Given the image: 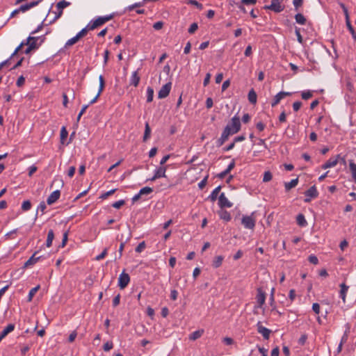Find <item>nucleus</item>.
<instances>
[{"label":"nucleus","mask_w":356,"mask_h":356,"mask_svg":"<svg viewBox=\"0 0 356 356\" xmlns=\"http://www.w3.org/2000/svg\"><path fill=\"white\" fill-rule=\"evenodd\" d=\"M241 223L246 229H253L255 226V220L251 216H245L242 218Z\"/></svg>","instance_id":"obj_6"},{"label":"nucleus","mask_w":356,"mask_h":356,"mask_svg":"<svg viewBox=\"0 0 356 356\" xmlns=\"http://www.w3.org/2000/svg\"><path fill=\"white\" fill-rule=\"evenodd\" d=\"M30 8L29 7V5L28 3H26V4H24V5H22L19 8H18V11L19 12H22V13H24L27 10H29Z\"/></svg>","instance_id":"obj_61"},{"label":"nucleus","mask_w":356,"mask_h":356,"mask_svg":"<svg viewBox=\"0 0 356 356\" xmlns=\"http://www.w3.org/2000/svg\"><path fill=\"white\" fill-rule=\"evenodd\" d=\"M38 252H35L24 263V268H28L39 261L42 258V256H38Z\"/></svg>","instance_id":"obj_9"},{"label":"nucleus","mask_w":356,"mask_h":356,"mask_svg":"<svg viewBox=\"0 0 356 356\" xmlns=\"http://www.w3.org/2000/svg\"><path fill=\"white\" fill-rule=\"evenodd\" d=\"M120 295H117L113 300V307H116L120 304Z\"/></svg>","instance_id":"obj_62"},{"label":"nucleus","mask_w":356,"mask_h":356,"mask_svg":"<svg viewBox=\"0 0 356 356\" xmlns=\"http://www.w3.org/2000/svg\"><path fill=\"white\" fill-rule=\"evenodd\" d=\"M231 135H233V134L230 132L229 127H225L222 134H221L220 138H222L224 140L227 141L228 140L229 136H231Z\"/></svg>","instance_id":"obj_31"},{"label":"nucleus","mask_w":356,"mask_h":356,"mask_svg":"<svg viewBox=\"0 0 356 356\" xmlns=\"http://www.w3.org/2000/svg\"><path fill=\"white\" fill-rule=\"evenodd\" d=\"M220 188L221 187L219 186L212 191L211 194L209 196V198L211 199V201L214 202L216 200Z\"/></svg>","instance_id":"obj_33"},{"label":"nucleus","mask_w":356,"mask_h":356,"mask_svg":"<svg viewBox=\"0 0 356 356\" xmlns=\"http://www.w3.org/2000/svg\"><path fill=\"white\" fill-rule=\"evenodd\" d=\"M46 208H47V207H46V204L44 203V202H41L38 207L35 218H37L38 211H40L42 213V215L44 213Z\"/></svg>","instance_id":"obj_42"},{"label":"nucleus","mask_w":356,"mask_h":356,"mask_svg":"<svg viewBox=\"0 0 356 356\" xmlns=\"http://www.w3.org/2000/svg\"><path fill=\"white\" fill-rule=\"evenodd\" d=\"M113 343L108 341L104 344L103 349L104 351H109L110 350H111L113 348Z\"/></svg>","instance_id":"obj_53"},{"label":"nucleus","mask_w":356,"mask_h":356,"mask_svg":"<svg viewBox=\"0 0 356 356\" xmlns=\"http://www.w3.org/2000/svg\"><path fill=\"white\" fill-rule=\"evenodd\" d=\"M171 82H168L163 86L158 92V98L164 99L168 97L171 90Z\"/></svg>","instance_id":"obj_7"},{"label":"nucleus","mask_w":356,"mask_h":356,"mask_svg":"<svg viewBox=\"0 0 356 356\" xmlns=\"http://www.w3.org/2000/svg\"><path fill=\"white\" fill-rule=\"evenodd\" d=\"M166 168L161 166L158 168L155 171V178L165 177Z\"/></svg>","instance_id":"obj_20"},{"label":"nucleus","mask_w":356,"mask_h":356,"mask_svg":"<svg viewBox=\"0 0 356 356\" xmlns=\"http://www.w3.org/2000/svg\"><path fill=\"white\" fill-rule=\"evenodd\" d=\"M226 127H229L230 132L232 134L238 133L241 129V122L239 117L238 115L234 116L231 119V122L227 124Z\"/></svg>","instance_id":"obj_3"},{"label":"nucleus","mask_w":356,"mask_h":356,"mask_svg":"<svg viewBox=\"0 0 356 356\" xmlns=\"http://www.w3.org/2000/svg\"><path fill=\"white\" fill-rule=\"evenodd\" d=\"M339 5L340 6V7L342 8V10L343 11V13H344V15H345V18H346V21H348V19H350V17H349L348 10L346 6H345L344 3H343L341 2H339Z\"/></svg>","instance_id":"obj_38"},{"label":"nucleus","mask_w":356,"mask_h":356,"mask_svg":"<svg viewBox=\"0 0 356 356\" xmlns=\"http://www.w3.org/2000/svg\"><path fill=\"white\" fill-rule=\"evenodd\" d=\"M296 221L298 225L300 227H305L307 225L305 216L302 213H300L297 216Z\"/></svg>","instance_id":"obj_22"},{"label":"nucleus","mask_w":356,"mask_h":356,"mask_svg":"<svg viewBox=\"0 0 356 356\" xmlns=\"http://www.w3.org/2000/svg\"><path fill=\"white\" fill-rule=\"evenodd\" d=\"M298 184V178H296L292 179L289 182H286L284 184L285 189L286 191H290L291 188L296 187Z\"/></svg>","instance_id":"obj_19"},{"label":"nucleus","mask_w":356,"mask_h":356,"mask_svg":"<svg viewBox=\"0 0 356 356\" xmlns=\"http://www.w3.org/2000/svg\"><path fill=\"white\" fill-rule=\"evenodd\" d=\"M349 168L352 174V177L356 183V164L352 160L349 162Z\"/></svg>","instance_id":"obj_28"},{"label":"nucleus","mask_w":356,"mask_h":356,"mask_svg":"<svg viewBox=\"0 0 356 356\" xmlns=\"http://www.w3.org/2000/svg\"><path fill=\"white\" fill-rule=\"evenodd\" d=\"M280 349L278 347L274 348L271 351V356H279Z\"/></svg>","instance_id":"obj_64"},{"label":"nucleus","mask_w":356,"mask_h":356,"mask_svg":"<svg viewBox=\"0 0 356 356\" xmlns=\"http://www.w3.org/2000/svg\"><path fill=\"white\" fill-rule=\"evenodd\" d=\"M142 6H143V2L136 3L133 4V5L129 6L127 8V10L131 11V10H133L135 8H138V7H140Z\"/></svg>","instance_id":"obj_54"},{"label":"nucleus","mask_w":356,"mask_h":356,"mask_svg":"<svg viewBox=\"0 0 356 356\" xmlns=\"http://www.w3.org/2000/svg\"><path fill=\"white\" fill-rule=\"evenodd\" d=\"M145 248V243L143 241L140 243L136 248V252H141Z\"/></svg>","instance_id":"obj_50"},{"label":"nucleus","mask_w":356,"mask_h":356,"mask_svg":"<svg viewBox=\"0 0 356 356\" xmlns=\"http://www.w3.org/2000/svg\"><path fill=\"white\" fill-rule=\"evenodd\" d=\"M139 192H140V195H149L153 192V188L151 187L146 186V187L141 188Z\"/></svg>","instance_id":"obj_39"},{"label":"nucleus","mask_w":356,"mask_h":356,"mask_svg":"<svg viewBox=\"0 0 356 356\" xmlns=\"http://www.w3.org/2000/svg\"><path fill=\"white\" fill-rule=\"evenodd\" d=\"M203 333H204L203 330H199L195 331L189 336V339L192 340V341H195V340L199 339L200 337H201V336L202 335Z\"/></svg>","instance_id":"obj_27"},{"label":"nucleus","mask_w":356,"mask_h":356,"mask_svg":"<svg viewBox=\"0 0 356 356\" xmlns=\"http://www.w3.org/2000/svg\"><path fill=\"white\" fill-rule=\"evenodd\" d=\"M284 0H272L270 5H266L264 7L265 10H270L275 13H280L284 9V6L282 5Z\"/></svg>","instance_id":"obj_2"},{"label":"nucleus","mask_w":356,"mask_h":356,"mask_svg":"<svg viewBox=\"0 0 356 356\" xmlns=\"http://www.w3.org/2000/svg\"><path fill=\"white\" fill-rule=\"evenodd\" d=\"M163 23L162 22H157L153 24V28L155 30H160L163 28Z\"/></svg>","instance_id":"obj_57"},{"label":"nucleus","mask_w":356,"mask_h":356,"mask_svg":"<svg viewBox=\"0 0 356 356\" xmlns=\"http://www.w3.org/2000/svg\"><path fill=\"white\" fill-rule=\"evenodd\" d=\"M257 332L261 334L265 339H268L271 330L264 327L261 322L259 321L257 324Z\"/></svg>","instance_id":"obj_10"},{"label":"nucleus","mask_w":356,"mask_h":356,"mask_svg":"<svg viewBox=\"0 0 356 356\" xmlns=\"http://www.w3.org/2000/svg\"><path fill=\"white\" fill-rule=\"evenodd\" d=\"M154 90L151 87H148L147 89V102H151L153 100Z\"/></svg>","instance_id":"obj_35"},{"label":"nucleus","mask_w":356,"mask_h":356,"mask_svg":"<svg viewBox=\"0 0 356 356\" xmlns=\"http://www.w3.org/2000/svg\"><path fill=\"white\" fill-rule=\"evenodd\" d=\"M257 302L258 303V306L256 307L257 308L258 307H261L262 305L264 304L265 302V300H266V293L261 290V289L259 288L257 289Z\"/></svg>","instance_id":"obj_13"},{"label":"nucleus","mask_w":356,"mask_h":356,"mask_svg":"<svg viewBox=\"0 0 356 356\" xmlns=\"http://www.w3.org/2000/svg\"><path fill=\"white\" fill-rule=\"evenodd\" d=\"M88 26L83 29L80 32H79L76 35L78 36V38L80 39L82 37L85 36L88 31Z\"/></svg>","instance_id":"obj_51"},{"label":"nucleus","mask_w":356,"mask_h":356,"mask_svg":"<svg viewBox=\"0 0 356 356\" xmlns=\"http://www.w3.org/2000/svg\"><path fill=\"white\" fill-rule=\"evenodd\" d=\"M312 309L315 314H318L320 312V305L318 303H314L312 305Z\"/></svg>","instance_id":"obj_63"},{"label":"nucleus","mask_w":356,"mask_h":356,"mask_svg":"<svg viewBox=\"0 0 356 356\" xmlns=\"http://www.w3.org/2000/svg\"><path fill=\"white\" fill-rule=\"evenodd\" d=\"M295 32H296V35L297 36L298 41L300 43H302L303 40H302V35H300V29L296 28Z\"/></svg>","instance_id":"obj_56"},{"label":"nucleus","mask_w":356,"mask_h":356,"mask_svg":"<svg viewBox=\"0 0 356 356\" xmlns=\"http://www.w3.org/2000/svg\"><path fill=\"white\" fill-rule=\"evenodd\" d=\"M54 238V233L52 229H50L48 232L47 238L46 241L47 247L49 248L52 245V241Z\"/></svg>","instance_id":"obj_25"},{"label":"nucleus","mask_w":356,"mask_h":356,"mask_svg":"<svg viewBox=\"0 0 356 356\" xmlns=\"http://www.w3.org/2000/svg\"><path fill=\"white\" fill-rule=\"evenodd\" d=\"M25 82V79L23 76H20L17 81V83H16V85L18 86V87H21L24 85Z\"/></svg>","instance_id":"obj_55"},{"label":"nucleus","mask_w":356,"mask_h":356,"mask_svg":"<svg viewBox=\"0 0 356 356\" xmlns=\"http://www.w3.org/2000/svg\"><path fill=\"white\" fill-rule=\"evenodd\" d=\"M295 19H296V22L299 24H305L306 23V18L304 17V15L301 13H297L296 15H295Z\"/></svg>","instance_id":"obj_30"},{"label":"nucleus","mask_w":356,"mask_h":356,"mask_svg":"<svg viewBox=\"0 0 356 356\" xmlns=\"http://www.w3.org/2000/svg\"><path fill=\"white\" fill-rule=\"evenodd\" d=\"M272 174L269 171H266L264 172V177H263V181L264 182H268L272 179Z\"/></svg>","instance_id":"obj_43"},{"label":"nucleus","mask_w":356,"mask_h":356,"mask_svg":"<svg viewBox=\"0 0 356 356\" xmlns=\"http://www.w3.org/2000/svg\"><path fill=\"white\" fill-rule=\"evenodd\" d=\"M301 106H302L301 102H295L293 104V108L294 111H298L300 108Z\"/></svg>","instance_id":"obj_59"},{"label":"nucleus","mask_w":356,"mask_h":356,"mask_svg":"<svg viewBox=\"0 0 356 356\" xmlns=\"http://www.w3.org/2000/svg\"><path fill=\"white\" fill-rule=\"evenodd\" d=\"M39 289H40V286L38 285L35 287L31 289V291H29V296H28L29 301L32 300L33 296H35V293L38 291Z\"/></svg>","instance_id":"obj_37"},{"label":"nucleus","mask_w":356,"mask_h":356,"mask_svg":"<svg viewBox=\"0 0 356 356\" xmlns=\"http://www.w3.org/2000/svg\"><path fill=\"white\" fill-rule=\"evenodd\" d=\"M38 45L37 44V40H31L29 42L28 47L25 50V54H29L32 50L38 49Z\"/></svg>","instance_id":"obj_21"},{"label":"nucleus","mask_w":356,"mask_h":356,"mask_svg":"<svg viewBox=\"0 0 356 356\" xmlns=\"http://www.w3.org/2000/svg\"><path fill=\"white\" fill-rule=\"evenodd\" d=\"M79 38L76 35L74 37L67 40V42L65 43V47L74 44L79 41Z\"/></svg>","instance_id":"obj_41"},{"label":"nucleus","mask_w":356,"mask_h":356,"mask_svg":"<svg viewBox=\"0 0 356 356\" xmlns=\"http://www.w3.org/2000/svg\"><path fill=\"white\" fill-rule=\"evenodd\" d=\"M99 90L97 92V97L100 96L101 93L102 92V91L104 90V87H105V81H104V79L102 75L99 76Z\"/></svg>","instance_id":"obj_32"},{"label":"nucleus","mask_w":356,"mask_h":356,"mask_svg":"<svg viewBox=\"0 0 356 356\" xmlns=\"http://www.w3.org/2000/svg\"><path fill=\"white\" fill-rule=\"evenodd\" d=\"M291 94V92H283V91L280 92L275 96L274 99L271 103V106L272 107L275 106L277 104H278L280 103V102L283 98H284L285 97H287V96H290Z\"/></svg>","instance_id":"obj_12"},{"label":"nucleus","mask_w":356,"mask_h":356,"mask_svg":"<svg viewBox=\"0 0 356 356\" xmlns=\"http://www.w3.org/2000/svg\"><path fill=\"white\" fill-rule=\"evenodd\" d=\"M106 254H107V248H105L100 254H99L98 256L96 257L95 259H96V260H98V261L101 260V259H104Z\"/></svg>","instance_id":"obj_58"},{"label":"nucleus","mask_w":356,"mask_h":356,"mask_svg":"<svg viewBox=\"0 0 356 356\" xmlns=\"http://www.w3.org/2000/svg\"><path fill=\"white\" fill-rule=\"evenodd\" d=\"M31 208V203L29 200L24 201L22 205V209L24 211H27Z\"/></svg>","instance_id":"obj_40"},{"label":"nucleus","mask_w":356,"mask_h":356,"mask_svg":"<svg viewBox=\"0 0 356 356\" xmlns=\"http://www.w3.org/2000/svg\"><path fill=\"white\" fill-rule=\"evenodd\" d=\"M312 92L309 90H307V91H303L301 94V96H302V98L303 99H309V98H311L312 97Z\"/></svg>","instance_id":"obj_44"},{"label":"nucleus","mask_w":356,"mask_h":356,"mask_svg":"<svg viewBox=\"0 0 356 356\" xmlns=\"http://www.w3.org/2000/svg\"><path fill=\"white\" fill-rule=\"evenodd\" d=\"M60 195V191L56 190V191H54L48 197V198L47 200V203L49 205H51V204H54V202H56L59 199Z\"/></svg>","instance_id":"obj_14"},{"label":"nucleus","mask_w":356,"mask_h":356,"mask_svg":"<svg viewBox=\"0 0 356 356\" xmlns=\"http://www.w3.org/2000/svg\"><path fill=\"white\" fill-rule=\"evenodd\" d=\"M305 194L307 197L305 199V202H309L311 201V198H315L318 195V193L315 186H311L307 191H305Z\"/></svg>","instance_id":"obj_8"},{"label":"nucleus","mask_w":356,"mask_h":356,"mask_svg":"<svg viewBox=\"0 0 356 356\" xmlns=\"http://www.w3.org/2000/svg\"><path fill=\"white\" fill-rule=\"evenodd\" d=\"M223 259V257L221 255L216 257L213 261V267L215 268L220 267L222 265Z\"/></svg>","instance_id":"obj_24"},{"label":"nucleus","mask_w":356,"mask_h":356,"mask_svg":"<svg viewBox=\"0 0 356 356\" xmlns=\"http://www.w3.org/2000/svg\"><path fill=\"white\" fill-rule=\"evenodd\" d=\"M115 191L116 189H112L106 193H104L100 196V198L106 199L108 196L113 195L115 192Z\"/></svg>","instance_id":"obj_48"},{"label":"nucleus","mask_w":356,"mask_h":356,"mask_svg":"<svg viewBox=\"0 0 356 356\" xmlns=\"http://www.w3.org/2000/svg\"><path fill=\"white\" fill-rule=\"evenodd\" d=\"M151 129L149 124H145V133L143 136V141H146L150 136Z\"/></svg>","instance_id":"obj_34"},{"label":"nucleus","mask_w":356,"mask_h":356,"mask_svg":"<svg viewBox=\"0 0 356 356\" xmlns=\"http://www.w3.org/2000/svg\"><path fill=\"white\" fill-rule=\"evenodd\" d=\"M218 204L220 208H230L232 207V203L227 200L223 193H222L218 197Z\"/></svg>","instance_id":"obj_11"},{"label":"nucleus","mask_w":356,"mask_h":356,"mask_svg":"<svg viewBox=\"0 0 356 356\" xmlns=\"http://www.w3.org/2000/svg\"><path fill=\"white\" fill-rule=\"evenodd\" d=\"M309 261L314 265L318 264V259L315 255H310L308 258Z\"/></svg>","instance_id":"obj_52"},{"label":"nucleus","mask_w":356,"mask_h":356,"mask_svg":"<svg viewBox=\"0 0 356 356\" xmlns=\"http://www.w3.org/2000/svg\"><path fill=\"white\" fill-rule=\"evenodd\" d=\"M70 5V2L66 1H61L58 2L56 5L58 10H63V8L69 6Z\"/></svg>","instance_id":"obj_36"},{"label":"nucleus","mask_w":356,"mask_h":356,"mask_svg":"<svg viewBox=\"0 0 356 356\" xmlns=\"http://www.w3.org/2000/svg\"><path fill=\"white\" fill-rule=\"evenodd\" d=\"M198 29V25L197 23H193L188 29V33L190 34L194 33Z\"/></svg>","instance_id":"obj_45"},{"label":"nucleus","mask_w":356,"mask_h":356,"mask_svg":"<svg viewBox=\"0 0 356 356\" xmlns=\"http://www.w3.org/2000/svg\"><path fill=\"white\" fill-rule=\"evenodd\" d=\"M113 17V15H109L104 17H99L95 20L92 21L88 24L89 30H94L97 27L103 25L106 22H108Z\"/></svg>","instance_id":"obj_1"},{"label":"nucleus","mask_w":356,"mask_h":356,"mask_svg":"<svg viewBox=\"0 0 356 356\" xmlns=\"http://www.w3.org/2000/svg\"><path fill=\"white\" fill-rule=\"evenodd\" d=\"M341 290H340V297L342 299L343 302H346V293L348 289V286L346 285L345 283H342L340 284Z\"/></svg>","instance_id":"obj_17"},{"label":"nucleus","mask_w":356,"mask_h":356,"mask_svg":"<svg viewBox=\"0 0 356 356\" xmlns=\"http://www.w3.org/2000/svg\"><path fill=\"white\" fill-rule=\"evenodd\" d=\"M302 3L303 0H293V4L296 10H298V8L302 6Z\"/></svg>","instance_id":"obj_47"},{"label":"nucleus","mask_w":356,"mask_h":356,"mask_svg":"<svg viewBox=\"0 0 356 356\" xmlns=\"http://www.w3.org/2000/svg\"><path fill=\"white\" fill-rule=\"evenodd\" d=\"M131 237V234L129 230H127L126 238L124 240L123 239V234H121L120 235H118L117 237V240L120 241V245L119 248V258H120L122 255V251L124 250V245L127 241L130 240Z\"/></svg>","instance_id":"obj_4"},{"label":"nucleus","mask_w":356,"mask_h":356,"mask_svg":"<svg viewBox=\"0 0 356 356\" xmlns=\"http://www.w3.org/2000/svg\"><path fill=\"white\" fill-rule=\"evenodd\" d=\"M140 78L138 74L137 71H135L132 73L131 79H130V85L134 86V87H137L140 82Z\"/></svg>","instance_id":"obj_16"},{"label":"nucleus","mask_w":356,"mask_h":356,"mask_svg":"<svg viewBox=\"0 0 356 356\" xmlns=\"http://www.w3.org/2000/svg\"><path fill=\"white\" fill-rule=\"evenodd\" d=\"M248 100L251 104H255L257 102V94L254 89H251L248 95Z\"/></svg>","instance_id":"obj_26"},{"label":"nucleus","mask_w":356,"mask_h":356,"mask_svg":"<svg viewBox=\"0 0 356 356\" xmlns=\"http://www.w3.org/2000/svg\"><path fill=\"white\" fill-rule=\"evenodd\" d=\"M219 216L221 219L228 222L231 220L230 213L226 210H221L218 212Z\"/></svg>","instance_id":"obj_23"},{"label":"nucleus","mask_w":356,"mask_h":356,"mask_svg":"<svg viewBox=\"0 0 356 356\" xmlns=\"http://www.w3.org/2000/svg\"><path fill=\"white\" fill-rule=\"evenodd\" d=\"M187 3L194 5L200 10L202 8V5L195 0H188Z\"/></svg>","instance_id":"obj_49"},{"label":"nucleus","mask_w":356,"mask_h":356,"mask_svg":"<svg viewBox=\"0 0 356 356\" xmlns=\"http://www.w3.org/2000/svg\"><path fill=\"white\" fill-rule=\"evenodd\" d=\"M340 157L339 155H337L334 158H330L328 161H327L323 165V169H327L329 168L334 167L338 163V159Z\"/></svg>","instance_id":"obj_15"},{"label":"nucleus","mask_w":356,"mask_h":356,"mask_svg":"<svg viewBox=\"0 0 356 356\" xmlns=\"http://www.w3.org/2000/svg\"><path fill=\"white\" fill-rule=\"evenodd\" d=\"M77 336V332L76 331H73L69 336L68 341L69 342H73Z\"/></svg>","instance_id":"obj_60"},{"label":"nucleus","mask_w":356,"mask_h":356,"mask_svg":"<svg viewBox=\"0 0 356 356\" xmlns=\"http://www.w3.org/2000/svg\"><path fill=\"white\" fill-rule=\"evenodd\" d=\"M15 328V325L13 324H8L2 331L0 335V339L4 338L8 333L13 331Z\"/></svg>","instance_id":"obj_18"},{"label":"nucleus","mask_w":356,"mask_h":356,"mask_svg":"<svg viewBox=\"0 0 356 356\" xmlns=\"http://www.w3.org/2000/svg\"><path fill=\"white\" fill-rule=\"evenodd\" d=\"M130 282V277L129 274L123 271L118 278V286L121 289H124Z\"/></svg>","instance_id":"obj_5"},{"label":"nucleus","mask_w":356,"mask_h":356,"mask_svg":"<svg viewBox=\"0 0 356 356\" xmlns=\"http://www.w3.org/2000/svg\"><path fill=\"white\" fill-rule=\"evenodd\" d=\"M68 136V132L65 128V127H63L60 130V143L64 145L65 143V140Z\"/></svg>","instance_id":"obj_29"},{"label":"nucleus","mask_w":356,"mask_h":356,"mask_svg":"<svg viewBox=\"0 0 356 356\" xmlns=\"http://www.w3.org/2000/svg\"><path fill=\"white\" fill-rule=\"evenodd\" d=\"M125 204V201L123 200L117 201L112 204V207L115 209H120L122 206Z\"/></svg>","instance_id":"obj_46"}]
</instances>
